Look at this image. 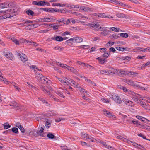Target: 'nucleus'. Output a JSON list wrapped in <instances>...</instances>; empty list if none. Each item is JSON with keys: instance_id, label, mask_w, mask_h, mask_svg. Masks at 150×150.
Segmentation results:
<instances>
[{"instance_id": "14", "label": "nucleus", "mask_w": 150, "mask_h": 150, "mask_svg": "<svg viewBox=\"0 0 150 150\" xmlns=\"http://www.w3.org/2000/svg\"><path fill=\"white\" fill-rule=\"evenodd\" d=\"M113 100L116 102L120 104L121 103L122 100L118 96H112Z\"/></svg>"}, {"instance_id": "26", "label": "nucleus", "mask_w": 150, "mask_h": 150, "mask_svg": "<svg viewBox=\"0 0 150 150\" xmlns=\"http://www.w3.org/2000/svg\"><path fill=\"white\" fill-rule=\"evenodd\" d=\"M58 79L64 85H69L70 84L69 82L68 81H66L62 79L61 78H58Z\"/></svg>"}, {"instance_id": "16", "label": "nucleus", "mask_w": 150, "mask_h": 150, "mask_svg": "<svg viewBox=\"0 0 150 150\" xmlns=\"http://www.w3.org/2000/svg\"><path fill=\"white\" fill-rule=\"evenodd\" d=\"M45 3L44 2V1H33L32 2V4L33 5H35L39 6H44V4Z\"/></svg>"}, {"instance_id": "36", "label": "nucleus", "mask_w": 150, "mask_h": 150, "mask_svg": "<svg viewBox=\"0 0 150 150\" xmlns=\"http://www.w3.org/2000/svg\"><path fill=\"white\" fill-rule=\"evenodd\" d=\"M26 13L28 15L32 16H33L35 14L34 12L30 9L26 11Z\"/></svg>"}, {"instance_id": "63", "label": "nucleus", "mask_w": 150, "mask_h": 150, "mask_svg": "<svg viewBox=\"0 0 150 150\" xmlns=\"http://www.w3.org/2000/svg\"><path fill=\"white\" fill-rule=\"evenodd\" d=\"M80 143L83 146H87V144L85 142L81 141H80Z\"/></svg>"}, {"instance_id": "35", "label": "nucleus", "mask_w": 150, "mask_h": 150, "mask_svg": "<svg viewBox=\"0 0 150 150\" xmlns=\"http://www.w3.org/2000/svg\"><path fill=\"white\" fill-rule=\"evenodd\" d=\"M55 93L58 95L60 96L61 97L64 98V95L59 90H58L55 91Z\"/></svg>"}, {"instance_id": "19", "label": "nucleus", "mask_w": 150, "mask_h": 150, "mask_svg": "<svg viewBox=\"0 0 150 150\" xmlns=\"http://www.w3.org/2000/svg\"><path fill=\"white\" fill-rule=\"evenodd\" d=\"M101 143L105 148H108L109 149H110V150H116V149L113 147L107 145L105 142H102Z\"/></svg>"}, {"instance_id": "61", "label": "nucleus", "mask_w": 150, "mask_h": 150, "mask_svg": "<svg viewBox=\"0 0 150 150\" xmlns=\"http://www.w3.org/2000/svg\"><path fill=\"white\" fill-rule=\"evenodd\" d=\"M61 149L62 150H70V149H68L67 146H61Z\"/></svg>"}, {"instance_id": "7", "label": "nucleus", "mask_w": 150, "mask_h": 150, "mask_svg": "<svg viewBox=\"0 0 150 150\" xmlns=\"http://www.w3.org/2000/svg\"><path fill=\"white\" fill-rule=\"evenodd\" d=\"M12 11H13L11 9L6 11L1 10L0 11V13H6V14L4 16V18H6L12 17L14 15L12 13Z\"/></svg>"}, {"instance_id": "51", "label": "nucleus", "mask_w": 150, "mask_h": 150, "mask_svg": "<svg viewBox=\"0 0 150 150\" xmlns=\"http://www.w3.org/2000/svg\"><path fill=\"white\" fill-rule=\"evenodd\" d=\"M141 51L144 52H146L147 51L150 52V47H148L144 49H143V50H141Z\"/></svg>"}, {"instance_id": "33", "label": "nucleus", "mask_w": 150, "mask_h": 150, "mask_svg": "<svg viewBox=\"0 0 150 150\" xmlns=\"http://www.w3.org/2000/svg\"><path fill=\"white\" fill-rule=\"evenodd\" d=\"M3 126L5 129H7L11 127V126L8 122L4 123L3 124Z\"/></svg>"}, {"instance_id": "53", "label": "nucleus", "mask_w": 150, "mask_h": 150, "mask_svg": "<svg viewBox=\"0 0 150 150\" xmlns=\"http://www.w3.org/2000/svg\"><path fill=\"white\" fill-rule=\"evenodd\" d=\"M76 62L79 65H81L83 66H86V64L82 62L79 61H77Z\"/></svg>"}, {"instance_id": "60", "label": "nucleus", "mask_w": 150, "mask_h": 150, "mask_svg": "<svg viewBox=\"0 0 150 150\" xmlns=\"http://www.w3.org/2000/svg\"><path fill=\"white\" fill-rule=\"evenodd\" d=\"M112 38L114 39H116L119 38L120 37L119 36L116 35V34H113L112 35Z\"/></svg>"}, {"instance_id": "2", "label": "nucleus", "mask_w": 150, "mask_h": 150, "mask_svg": "<svg viewBox=\"0 0 150 150\" xmlns=\"http://www.w3.org/2000/svg\"><path fill=\"white\" fill-rule=\"evenodd\" d=\"M111 69L112 70H106L108 72H106V74L111 75L116 73L119 76H120L122 74H124L125 73V71L122 70H117L112 68Z\"/></svg>"}, {"instance_id": "9", "label": "nucleus", "mask_w": 150, "mask_h": 150, "mask_svg": "<svg viewBox=\"0 0 150 150\" xmlns=\"http://www.w3.org/2000/svg\"><path fill=\"white\" fill-rule=\"evenodd\" d=\"M123 81L129 85L132 86L135 88L137 84V83H135L132 80L129 79H124L123 80Z\"/></svg>"}, {"instance_id": "30", "label": "nucleus", "mask_w": 150, "mask_h": 150, "mask_svg": "<svg viewBox=\"0 0 150 150\" xmlns=\"http://www.w3.org/2000/svg\"><path fill=\"white\" fill-rule=\"evenodd\" d=\"M60 10L56 9L54 8H50L49 9V12L54 13L56 12H59Z\"/></svg>"}, {"instance_id": "11", "label": "nucleus", "mask_w": 150, "mask_h": 150, "mask_svg": "<svg viewBox=\"0 0 150 150\" xmlns=\"http://www.w3.org/2000/svg\"><path fill=\"white\" fill-rule=\"evenodd\" d=\"M95 16H96L97 17L100 18H113V17L112 16H107L106 15L105 13H99L98 14H97L96 13L94 14Z\"/></svg>"}, {"instance_id": "15", "label": "nucleus", "mask_w": 150, "mask_h": 150, "mask_svg": "<svg viewBox=\"0 0 150 150\" xmlns=\"http://www.w3.org/2000/svg\"><path fill=\"white\" fill-rule=\"evenodd\" d=\"M116 49L118 50L122 51H131V48L128 47H116Z\"/></svg>"}, {"instance_id": "25", "label": "nucleus", "mask_w": 150, "mask_h": 150, "mask_svg": "<svg viewBox=\"0 0 150 150\" xmlns=\"http://www.w3.org/2000/svg\"><path fill=\"white\" fill-rule=\"evenodd\" d=\"M36 78L38 80H41L42 78H43L44 76L42 74H40L39 73L38 71H36L35 73Z\"/></svg>"}, {"instance_id": "46", "label": "nucleus", "mask_w": 150, "mask_h": 150, "mask_svg": "<svg viewBox=\"0 0 150 150\" xmlns=\"http://www.w3.org/2000/svg\"><path fill=\"white\" fill-rule=\"evenodd\" d=\"M101 100L102 101L105 103H109L110 102L109 100L103 98H101Z\"/></svg>"}, {"instance_id": "40", "label": "nucleus", "mask_w": 150, "mask_h": 150, "mask_svg": "<svg viewBox=\"0 0 150 150\" xmlns=\"http://www.w3.org/2000/svg\"><path fill=\"white\" fill-rule=\"evenodd\" d=\"M0 79L4 82V83H7L8 82L7 81V79L4 78L0 74Z\"/></svg>"}, {"instance_id": "56", "label": "nucleus", "mask_w": 150, "mask_h": 150, "mask_svg": "<svg viewBox=\"0 0 150 150\" xmlns=\"http://www.w3.org/2000/svg\"><path fill=\"white\" fill-rule=\"evenodd\" d=\"M105 52L104 54H103V56L106 58L108 57L109 55L110 54L109 52Z\"/></svg>"}, {"instance_id": "8", "label": "nucleus", "mask_w": 150, "mask_h": 150, "mask_svg": "<svg viewBox=\"0 0 150 150\" xmlns=\"http://www.w3.org/2000/svg\"><path fill=\"white\" fill-rule=\"evenodd\" d=\"M83 39L81 37H76L71 38L67 40V41H72L73 42L80 43L83 41Z\"/></svg>"}, {"instance_id": "17", "label": "nucleus", "mask_w": 150, "mask_h": 150, "mask_svg": "<svg viewBox=\"0 0 150 150\" xmlns=\"http://www.w3.org/2000/svg\"><path fill=\"white\" fill-rule=\"evenodd\" d=\"M103 111L104 112V114L108 117L111 118L112 117H114V118L115 117L114 115H113L108 111L104 110H103Z\"/></svg>"}, {"instance_id": "24", "label": "nucleus", "mask_w": 150, "mask_h": 150, "mask_svg": "<svg viewBox=\"0 0 150 150\" xmlns=\"http://www.w3.org/2000/svg\"><path fill=\"white\" fill-rule=\"evenodd\" d=\"M9 6V4L7 2L0 4V8L1 9L7 8Z\"/></svg>"}, {"instance_id": "28", "label": "nucleus", "mask_w": 150, "mask_h": 150, "mask_svg": "<svg viewBox=\"0 0 150 150\" xmlns=\"http://www.w3.org/2000/svg\"><path fill=\"white\" fill-rule=\"evenodd\" d=\"M150 67V62H148L146 63L143 64L141 67V69H145L146 67Z\"/></svg>"}, {"instance_id": "4", "label": "nucleus", "mask_w": 150, "mask_h": 150, "mask_svg": "<svg viewBox=\"0 0 150 150\" xmlns=\"http://www.w3.org/2000/svg\"><path fill=\"white\" fill-rule=\"evenodd\" d=\"M33 23V22L30 21V20H26L24 22H23V25L25 26L28 25V26H31V27H33L34 28H36L38 26L41 25L40 24H32L31 23Z\"/></svg>"}, {"instance_id": "48", "label": "nucleus", "mask_w": 150, "mask_h": 150, "mask_svg": "<svg viewBox=\"0 0 150 150\" xmlns=\"http://www.w3.org/2000/svg\"><path fill=\"white\" fill-rule=\"evenodd\" d=\"M47 136L48 138L51 139H53L55 137L54 135L52 134V133H49L48 134Z\"/></svg>"}, {"instance_id": "49", "label": "nucleus", "mask_w": 150, "mask_h": 150, "mask_svg": "<svg viewBox=\"0 0 150 150\" xmlns=\"http://www.w3.org/2000/svg\"><path fill=\"white\" fill-rule=\"evenodd\" d=\"M114 44V42H108V43H107L106 45V47H110L112 46Z\"/></svg>"}, {"instance_id": "31", "label": "nucleus", "mask_w": 150, "mask_h": 150, "mask_svg": "<svg viewBox=\"0 0 150 150\" xmlns=\"http://www.w3.org/2000/svg\"><path fill=\"white\" fill-rule=\"evenodd\" d=\"M26 42L28 43L29 44L31 45H32L34 46H38V44L32 41H27L26 40H25Z\"/></svg>"}, {"instance_id": "29", "label": "nucleus", "mask_w": 150, "mask_h": 150, "mask_svg": "<svg viewBox=\"0 0 150 150\" xmlns=\"http://www.w3.org/2000/svg\"><path fill=\"white\" fill-rule=\"evenodd\" d=\"M136 117L137 119L141 120L143 122H146V121L148 120L146 118L139 115H137L136 116Z\"/></svg>"}, {"instance_id": "10", "label": "nucleus", "mask_w": 150, "mask_h": 150, "mask_svg": "<svg viewBox=\"0 0 150 150\" xmlns=\"http://www.w3.org/2000/svg\"><path fill=\"white\" fill-rule=\"evenodd\" d=\"M100 30L102 31L101 34L104 36L108 35L109 32V31L106 29V27H100Z\"/></svg>"}, {"instance_id": "52", "label": "nucleus", "mask_w": 150, "mask_h": 150, "mask_svg": "<svg viewBox=\"0 0 150 150\" xmlns=\"http://www.w3.org/2000/svg\"><path fill=\"white\" fill-rule=\"evenodd\" d=\"M48 113L50 115V116H53L56 115L54 111L53 110L50 111Z\"/></svg>"}, {"instance_id": "22", "label": "nucleus", "mask_w": 150, "mask_h": 150, "mask_svg": "<svg viewBox=\"0 0 150 150\" xmlns=\"http://www.w3.org/2000/svg\"><path fill=\"white\" fill-rule=\"evenodd\" d=\"M52 40H55L57 41H62L64 40V38L60 36H54L51 38Z\"/></svg>"}, {"instance_id": "32", "label": "nucleus", "mask_w": 150, "mask_h": 150, "mask_svg": "<svg viewBox=\"0 0 150 150\" xmlns=\"http://www.w3.org/2000/svg\"><path fill=\"white\" fill-rule=\"evenodd\" d=\"M110 30L115 32H118L119 31H122L121 30L120 31V30L119 28H115L114 27H110L109 28Z\"/></svg>"}, {"instance_id": "6", "label": "nucleus", "mask_w": 150, "mask_h": 150, "mask_svg": "<svg viewBox=\"0 0 150 150\" xmlns=\"http://www.w3.org/2000/svg\"><path fill=\"white\" fill-rule=\"evenodd\" d=\"M43 130L44 129L41 127L38 129L37 132L35 131L33 132V134L35 136L40 135L42 137H45L46 136V134L44 133Z\"/></svg>"}, {"instance_id": "57", "label": "nucleus", "mask_w": 150, "mask_h": 150, "mask_svg": "<svg viewBox=\"0 0 150 150\" xmlns=\"http://www.w3.org/2000/svg\"><path fill=\"white\" fill-rule=\"evenodd\" d=\"M39 99H40V100H41L43 103H46L47 104L46 105H49L48 103L45 100L40 98H39Z\"/></svg>"}, {"instance_id": "64", "label": "nucleus", "mask_w": 150, "mask_h": 150, "mask_svg": "<svg viewBox=\"0 0 150 150\" xmlns=\"http://www.w3.org/2000/svg\"><path fill=\"white\" fill-rule=\"evenodd\" d=\"M141 105L142 107L144 108L145 109L147 108V107H146L147 105H146V104L144 103H141Z\"/></svg>"}, {"instance_id": "45", "label": "nucleus", "mask_w": 150, "mask_h": 150, "mask_svg": "<svg viewBox=\"0 0 150 150\" xmlns=\"http://www.w3.org/2000/svg\"><path fill=\"white\" fill-rule=\"evenodd\" d=\"M88 134L85 133L83 132L81 133V136L84 138H85L87 139Z\"/></svg>"}, {"instance_id": "47", "label": "nucleus", "mask_w": 150, "mask_h": 150, "mask_svg": "<svg viewBox=\"0 0 150 150\" xmlns=\"http://www.w3.org/2000/svg\"><path fill=\"white\" fill-rule=\"evenodd\" d=\"M87 139H89L92 142H94L95 140V139L91 136L88 135Z\"/></svg>"}, {"instance_id": "27", "label": "nucleus", "mask_w": 150, "mask_h": 150, "mask_svg": "<svg viewBox=\"0 0 150 150\" xmlns=\"http://www.w3.org/2000/svg\"><path fill=\"white\" fill-rule=\"evenodd\" d=\"M52 6H57L59 7H63L66 6V5L64 4H60L58 3H53L52 4Z\"/></svg>"}, {"instance_id": "20", "label": "nucleus", "mask_w": 150, "mask_h": 150, "mask_svg": "<svg viewBox=\"0 0 150 150\" xmlns=\"http://www.w3.org/2000/svg\"><path fill=\"white\" fill-rule=\"evenodd\" d=\"M96 59H98L99 61L100 64H103L107 62L106 59L103 58L102 57H100L97 58H96Z\"/></svg>"}, {"instance_id": "59", "label": "nucleus", "mask_w": 150, "mask_h": 150, "mask_svg": "<svg viewBox=\"0 0 150 150\" xmlns=\"http://www.w3.org/2000/svg\"><path fill=\"white\" fill-rule=\"evenodd\" d=\"M78 90L80 92H81L82 93V92L87 93L86 91V90L82 88L81 87L80 88H79Z\"/></svg>"}, {"instance_id": "13", "label": "nucleus", "mask_w": 150, "mask_h": 150, "mask_svg": "<svg viewBox=\"0 0 150 150\" xmlns=\"http://www.w3.org/2000/svg\"><path fill=\"white\" fill-rule=\"evenodd\" d=\"M7 38L9 40L13 42L16 44L18 45L19 44V41L15 38L10 36H8Z\"/></svg>"}, {"instance_id": "50", "label": "nucleus", "mask_w": 150, "mask_h": 150, "mask_svg": "<svg viewBox=\"0 0 150 150\" xmlns=\"http://www.w3.org/2000/svg\"><path fill=\"white\" fill-rule=\"evenodd\" d=\"M12 131L15 133H18V129L16 127L13 128L12 129Z\"/></svg>"}, {"instance_id": "38", "label": "nucleus", "mask_w": 150, "mask_h": 150, "mask_svg": "<svg viewBox=\"0 0 150 150\" xmlns=\"http://www.w3.org/2000/svg\"><path fill=\"white\" fill-rule=\"evenodd\" d=\"M54 49L56 50H57L59 51H60L63 50L64 48L61 47L57 46L54 47Z\"/></svg>"}, {"instance_id": "58", "label": "nucleus", "mask_w": 150, "mask_h": 150, "mask_svg": "<svg viewBox=\"0 0 150 150\" xmlns=\"http://www.w3.org/2000/svg\"><path fill=\"white\" fill-rule=\"evenodd\" d=\"M11 106H13V108H14L18 106V104L15 102L13 103V104L10 105Z\"/></svg>"}, {"instance_id": "12", "label": "nucleus", "mask_w": 150, "mask_h": 150, "mask_svg": "<svg viewBox=\"0 0 150 150\" xmlns=\"http://www.w3.org/2000/svg\"><path fill=\"white\" fill-rule=\"evenodd\" d=\"M124 141L128 143L129 144H130L131 143H132V145H133L134 146L137 147V146H140V147L139 148L141 149V148H142L143 147L142 146L140 145V144H137L136 143L132 141H129L127 139H124Z\"/></svg>"}, {"instance_id": "42", "label": "nucleus", "mask_w": 150, "mask_h": 150, "mask_svg": "<svg viewBox=\"0 0 150 150\" xmlns=\"http://www.w3.org/2000/svg\"><path fill=\"white\" fill-rule=\"evenodd\" d=\"M116 16L120 18H124L125 15L123 13H118L116 14Z\"/></svg>"}, {"instance_id": "5", "label": "nucleus", "mask_w": 150, "mask_h": 150, "mask_svg": "<svg viewBox=\"0 0 150 150\" xmlns=\"http://www.w3.org/2000/svg\"><path fill=\"white\" fill-rule=\"evenodd\" d=\"M129 93L132 95V98L133 99L134 101L136 102L138 101V100H141V96L139 94H137L131 91H129Z\"/></svg>"}, {"instance_id": "54", "label": "nucleus", "mask_w": 150, "mask_h": 150, "mask_svg": "<svg viewBox=\"0 0 150 150\" xmlns=\"http://www.w3.org/2000/svg\"><path fill=\"white\" fill-rule=\"evenodd\" d=\"M122 100L123 102L127 105L131 102L130 101H129L127 99H123Z\"/></svg>"}, {"instance_id": "23", "label": "nucleus", "mask_w": 150, "mask_h": 150, "mask_svg": "<svg viewBox=\"0 0 150 150\" xmlns=\"http://www.w3.org/2000/svg\"><path fill=\"white\" fill-rule=\"evenodd\" d=\"M5 55L9 59L12 60L14 59V57L11 52H7Z\"/></svg>"}, {"instance_id": "34", "label": "nucleus", "mask_w": 150, "mask_h": 150, "mask_svg": "<svg viewBox=\"0 0 150 150\" xmlns=\"http://www.w3.org/2000/svg\"><path fill=\"white\" fill-rule=\"evenodd\" d=\"M51 124L50 120L47 119L45 122V125L46 127L49 128L51 126Z\"/></svg>"}, {"instance_id": "18", "label": "nucleus", "mask_w": 150, "mask_h": 150, "mask_svg": "<svg viewBox=\"0 0 150 150\" xmlns=\"http://www.w3.org/2000/svg\"><path fill=\"white\" fill-rule=\"evenodd\" d=\"M103 111L104 112V114L108 117L111 118L112 117H114V118L115 117L114 115H113L108 111L104 110H103Z\"/></svg>"}, {"instance_id": "39", "label": "nucleus", "mask_w": 150, "mask_h": 150, "mask_svg": "<svg viewBox=\"0 0 150 150\" xmlns=\"http://www.w3.org/2000/svg\"><path fill=\"white\" fill-rule=\"evenodd\" d=\"M81 9H82L86 12H88L90 10V8L88 7H82L81 8Z\"/></svg>"}, {"instance_id": "3", "label": "nucleus", "mask_w": 150, "mask_h": 150, "mask_svg": "<svg viewBox=\"0 0 150 150\" xmlns=\"http://www.w3.org/2000/svg\"><path fill=\"white\" fill-rule=\"evenodd\" d=\"M87 25L89 26L90 27H91L92 28H93V29L95 30H97L98 31L100 30V25L98 22H92L88 24Z\"/></svg>"}, {"instance_id": "43", "label": "nucleus", "mask_w": 150, "mask_h": 150, "mask_svg": "<svg viewBox=\"0 0 150 150\" xmlns=\"http://www.w3.org/2000/svg\"><path fill=\"white\" fill-rule=\"evenodd\" d=\"M135 88H137L138 89H139L140 90H145V89L144 87H142L140 86L139 85L137 84Z\"/></svg>"}, {"instance_id": "44", "label": "nucleus", "mask_w": 150, "mask_h": 150, "mask_svg": "<svg viewBox=\"0 0 150 150\" xmlns=\"http://www.w3.org/2000/svg\"><path fill=\"white\" fill-rule=\"evenodd\" d=\"M120 35L122 37L127 38L128 37V34L126 33H120Z\"/></svg>"}, {"instance_id": "1", "label": "nucleus", "mask_w": 150, "mask_h": 150, "mask_svg": "<svg viewBox=\"0 0 150 150\" xmlns=\"http://www.w3.org/2000/svg\"><path fill=\"white\" fill-rule=\"evenodd\" d=\"M57 65L65 69H67L69 71L74 73V74L77 75L78 73V71L74 69L73 67H70L65 64H62L61 63L58 62Z\"/></svg>"}, {"instance_id": "21", "label": "nucleus", "mask_w": 150, "mask_h": 150, "mask_svg": "<svg viewBox=\"0 0 150 150\" xmlns=\"http://www.w3.org/2000/svg\"><path fill=\"white\" fill-rule=\"evenodd\" d=\"M18 55L20 56V57L22 61L25 62L28 60V59L27 56L25 54L23 53H22L21 54H20L19 53Z\"/></svg>"}, {"instance_id": "37", "label": "nucleus", "mask_w": 150, "mask_h": 150, "mask_svg": "<svg viewBox=\"0 0 150 150\" xmlns=\"http://www.w3.org/2000/svg\"><path fill=\"white\" fill-rule=\"evenodd\" d=\"M51 21V19L49 18H43L41 19V21H43V22H50Z\"/></svg>"}, {"instance_id": "55", "label": "nucleus", "mask_w": 150, "mask_h": 150, "mask_svg": "<svg viewBox=\"0 0 150 150\" xmlns=\"http://www.w3.org/2000/svg\"><path fill=\"white\" fill-rule=\"evenodd\" d=\"M124 60H126L128 61L130 60L131 58L128 56H125L122 58Z\"/></svg>"}, {"instance_id": "62", "label": "nucleus", "mask_w": 150, "mask_h": 150, "mask_svg": "<svg viewBox=\"0 0 150 150\" xmlns=\"http://www.w3.org/2000/svg\"><path fill=\"white\" fill-rule=\"evenodd\" d=\"M138 135L139 136L141 137H142L144 139L147 140V139L146 138L145 136L144 135H143L142 134H138Z\"/></svg>"}, {"instance_id": "41", "label": "nucleus", "mask_w": 150, "mask_h": 150, "mask_svg": "<svg viewBox=\"0 0 150 150\" xmlns=\"http://www.w3.org/2000/svg\"><path fill=\"white\" fill-rule=\"evenodd\" d=\"M40 87H41V88L42 89V91H43L47 93L48 95H50V92L49 91H48L46 90V89L45 88L44 86H40Z\"/></svg>"}]
</instances>
